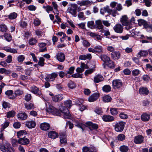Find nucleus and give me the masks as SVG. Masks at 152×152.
<instances>
[{
  "mask_svg": "<svg viewBox=\"0 0 152 152\" xmlns=\"http://www.w3.org/2000/svg\"><path fill=\"white\" fill-rule=\"evenodd\" d=\"M0 149L3 152H14V150L11 145L7 142L0 143Z\"/></svg>",
  "mask_w": 152,
  "mask_h": 152,
  "instance_id": "nucleus-1",
  "label": "nucleus"
},
{
  "mask_svg": "<svg viewBox=\"0 0 152 152\" xmlns=\"http://www.w3.org/2000/svg\"><path fill=\"white\" fill-rule=\"evenodd\" d=\"M138 21L139 25H142L148 32L152 31V22L151 25H149L145 21L143 20H138Z\"/></svg>",
  "mask_w": 152,
  "mask_h": 152,
  "instance_id": "nucleus-2",
  "label": "nucleus"
},
{
  "mask_svg": "<svg viewBox=\"0 0 152 152\" xmlns=\"http://www.w3.org/2000/svg\"><path fill=\"white\" fill-rule=\"evenodd\" d=\"M125 123L122 121L116 123L114 126L115 131L118 132H121L124 127Z\"/></svg>",
  "mask_w": 152,
  "mask_h": 152,
  "instance_id": "nucleus-3",
  "label": "nucleus"
},
{
  "mask_svg": "<svg viewBox=\"0 0 152 152\" xmlns=\"http://www.w3.org/2000/svg\"><path fill=\"white\" fill-rule=\"evenodd\" d=\"M144 137L139 135L134 137V142L136 144H140L142 143L144 141Z\"/></svg>",
  "mask_w": 152,
  "mask_h": 152,
  "instance_id": "nucleus-4",
  "label": "nucleus"
},
{
  "mask_svg": "<svg viewBox=\"0 0 152 152\" xmlns=\"http://www.w3.org/2000/svg\"><path fill=\"white\" fill-rule=\"evenodd\" d=\"M86 124L91 131H92L93 130H96L98 128L96 124L93 123L91 122H86Z\"/></svg>",
  "mask_w": 152,
  "mask_h": 152,
  "instance_id": "nucleus-5",
  "label": "nucleus"
},
{
  "mask_svg": "<svg viewBox=\"0 0 152 152\" xmlns=\"http://www.w3.org/2000/svg\"><path fill=\"white\" fill-rule=\"evenodd\" d=\"M66 135L65 132L60 134V142L61 144L65 145L67 143Z\"/></svg>",
  "mask_w": 152,
  "mask_h": 152,
  "instance_id": "nucleus-6",
  "label": "nucleus"
},
{
  "mask_svg": "<svg viewBox=\"0 0 152 152\" xmlns=\"http://www.w3.org/2000/svg\"><path fill=\"white\" fill-rule=\"evenodd\" d=\"M112 84L114 88H118L122 86V83L120 80H116L113 81Z\"/></svg>",
  "mask_w": 152,
  "mask_h": 152,
  "instance_id": "nucleus-7",
  "label": "nucleus"
},
{
  "mask_svg": "<svg viewBox=\"0 0 152 152\" xmlns=\"http://www.w3.org/2000/svg\"><path fill=\"white\" fill-rule=\"evenodd\" d=\"M113 28L115 32L118 34L122 33L124 30V28L123 26L120 24L116 25L114 26Z\"/></svg>",
  "mask_w": 152,
  "mask_h": 152,
  "instance_id": "nucleus-8",
  "label": "nucleus"
},
{
  "mask_svg": "<svg viewBox=\"0 0 152 152\" xmlns=\"http://www.w3.org/2000/svg\"><path fill=\"white\" fill-rule=\"evenodd\" d=\"M57 59L60 62H63L65 59L64 54L62 52H58L56 56Z\"/></svg>",
  "mask_w": 152,
  "mask_h": 152,
  "instance_id": "nucleus-9",
  "label": "nucleus"
},
{
  "mask_svg": "<svg viewBox=\"0 0 152 152\" xmlns=\"http://www.w3.org/2000/svg\"><path fill=\"white\" fill-rule=\"evenodd\" d=\"M31 91L34 94L38 96H41L42 93L38 88L35 86H33L30 87Z\"/></svg>",
  "mask_w": 152,
  "mask_h": 152,
  "instance_id": "nucleus-10",
  "label": "nucleus"
},
{
  "mask_svg": "<svg viewBox=\"0 0 152 152\" xmlns=\"http://www.w3.org/2000/svg\"><path fill=\"white\" fill-rule=\"evenodd\" d=\"M77 7L75 5H72L68 9V11L74 16H76Z\"/></svg>",
  "mask_w": 152,
  "mask_h": 152,
  "instance_id": "nucleus-11",
  "label": "nucleus"
},
{
  "mask_svg": "<svg viewBox=\"0 0 152 152\" xmlns=\"http://www.w3.org/2000/svg\"><path fill=\"white\" fill-rule=\"evenodd\" d=\"M99 96V94L94 93L91 95L88 98V101L90 102H92L96 101Z\"/></svg>",
  "mask_w": 152,
  "mask_h": 152,
  "instance_id": "nucleus-12",
  "label": "nucleus"
},
{
  "mask_svg": "<svg viewBox=\"0 0 152 152\" xmlns=\"http://www.w3.org/2000/svg\"><path fill=\"white\" fill-rule=\"evenodd\" d=\"M18 142L19 144L23 145H26L28 144L30 142L29 140L25 137H22L20 138L18 140Z\"/></svg>",
  "mask_w": 152,
  "mask_h": 152,
  "instance_id": "nucleus-13",
  "label": "nucleus"
},
{
  "mask_svg": "<svg viewBox=\"0 0 152 152\" xmlns=\"http://www.w3.org/2000/svg\"><path fill=\"white\" fill-rule=\"evenodd\" d=\"M103 120L105 122H110L114 120L113 117L110 115H103L102 118Z\"/></svg>",
  "mask_w": 152,
  "mask_h": 152,
  "instance_id": "nucleus-14",
  "label": "nucleus"
},
{
  "mask_svg": "<svg viewBox=\"0 0 152 152\" xmlns=\"http://www.w3.org/2000/svg\"><path fill=\"white\" fill-rule=\"evenodd\" d=\"M104 78L102 75L98 74L96 75L94 77V81L95 83H98L103 81Z\"/></svg>",
  "mask_w": 152,
  "mask_h": 152,
  "instance_id": "nucleus-15",
  "label": "nucleus"
},
{
  "mask_svg": "<svg viewBox=\"0 0 152 152\" xmlns=\"http://www.w3.org/2000/svg\"><path fill=\"white\" fill-rule=\"evenodd\" d=\"M141 118L142 121L146 122L149 120L150 117L149 116V114L147 113H145L141 115Z\"/></svg>",
  "mask_w": 152,
  "mask_h": 152,
  "instance_id": "nucleus-16",
  "label": "nucleus"
},
{
  "mask_svg": "<svg viewBox=\"0 0 152 152\" xmlns=\"http://www.w3.org/2000/svg\"><path fill=\"white\" fill-rule=\"evenodd\" d=\"M27 115L25 113H19L17 115L18 118L20 120H24L27 118Z\"/></svg>",
  "mask_w": 152,
  "mask_h": 152,
  "instance_id": "nucleus-17",
  "label": "nucleus"
},
{
  "mask_svg": "<svg viewBox=\"0 0 152 152\" xmlns=\"http://www.w3.org/2000/svg\"><path fill=\"white\" fill-rule=\"evenodd\" d=\"M89 35L95 39L97 40H100L102 39V37L100 35L93 32H90Z\"/></svg>",
  "mask_w": 152,
  "mask_h": 152,
  "instance_id": "nucleus-18",
  "label": "nucleus"
},
{
  "mask_svg": "<svg viewBox=\"0 0 152 152\" xmlns=\"http://www.w3.org/2000/svg\"><path fill=\"white\" fill-rule=\"evenodd\" d=\"M50 127L49 124L48 123L45 122L42 123L40 126V127L41 129L42 130L45 131L48 130L49 129Z\"/></svg>",
  "mask_w": 152,
  "mask_h": 152,
  "instance_id": "nucleus-19",
  "label": "nucleus"
},
{
  "mask_svg": "<svg viewBox=\"0 0 152 152\" xmlns=\"http://www.w3.org/2000/svg\"><path fill=\"white\" fill-rule=\"evenodd\" d=\"M63 99V95L61 94H58L53 97V100L55 102H58L61 101Z\"/></svg>",
  "mask_w": 152,
  "mask_h": 152,
  "instance_id": "nucleus-20",
  "label": "nucleus"
},
{
  "mask_svg": "<svg viewBox=\"0 0 152 152\" xmlns=\"http://www.w3.org/2000/svg\"><path fill=\"white\" fill-rule=\"evenodd\" d=\"M139 92L142 95H146L149 93V91L147 88L142 87L140 88Z\"/></svg>",
  "mask_w": 152,
  "mask_h": 152,
  "instance_id": "nucleus-21",
  "label": "nucleus"
},
{
  "mask_svg": "<svg viewBox=\"0 0 152 152\" xmlns=\"http://www.w3.org/2000/svg\"><path fill=\"white\" fill-rule=\"evenodd\" d=\"M148 54V51L145 50H141L138 53L137 57H141L146 56Z\"/></svg>",
  "mask_w": 152,
  "mask_h": 152,
  "instance_id": "nucleus-22",
  "label": "nucleus"
},
{
  "mask_svg": "<svg viewBox=\"0 0 152 152\" xmlns=\"http://www.w3.org/2000/svg\"><path fill=\"white\" fill-rule=\"evenodd\" d=\"M36 123L34 121H27L26 122V126L29 128H34L36 126Z\"/></svg>",
  "mask_w": 152,
  "mask_h": 152,
  "instance_id": "nucleus-23",
  "label": "nucleus"
},
{
  "mask_svg": "<svg viewBox=\"0 0 152 152\" xmlns=\"http://www.w3.org/2000/svg\"><path fill=\"white\" fill-rule=\"evenodd\" d=\"M48 137L51 138L55 139L58 136V133L54 131H51L48 133Z\"/></svg>",
  "mask_w": 152,
  "mask_h": 152,
  "instance_id": "nucleus-24",
  "label": "nucleus"
},
{
  "mask_svg": "<svg viewBox=\"0 0 152 152\" xmlns=\"http://www.w3.org/2000/svg\"><path fill=\"white\" fill-rule=\"evenodd\" d=\"M58 75L57 73L54 72L48 75L47 77V78L48 80L50 81H53L57 77Z\"/></svg>",
  "mask_w": 152,
  "mask_h": 152,
  "instance_id": "nucleus-25",
  "label": "nucleus"
},
{
  "mask_svg": "<svg viewBox=\"0 0 152 152\" xmlns=\"http://www.w3.org/2000/svg\"><path fill=\"white\" fill-rule=\"evenodd\" d=\"M112 58L113 59H117L120 58L121 55L119 51H114L111 53Z\"/></svg>",
  "mask_w": 152,
  "mask_h": 152,
  "instance_id": "nucleus-26",
  "label": "nucleus"
},
{
  "mask_svg": "<svg viewBox=\"0 0 152 152\" xmlns=\"http://www.w3.org/2000/svg\"><path fill=\"white\" fill-rule=\"evenodd\" d=\"M46 44L44 43H39V51L40 52H43L47 50V48L45 46Z\"/></svg>",
  "mask_w": 152,
  "mask_h": 152,
  "instance_id": "nucleus-27",
  "label": "nucleus"
},
{
  "mask_svg": "<svg viewBox=\"0 0 152 152\" xmlns=\"http://www.w3.org/2000/svg\"><path fill=\"white\" fill-rule=\"evenodd\" d=\"M120 21L123 26H126L127 23L129 22L128 19V18L126 15H124L121 18Z\"/></svg>",
  "mask_w": 152,
  "mask_h": 152,
  "instance_id": "nucleus-28",
  "label": "nucleus"
},
{
  "mask_svg": "<svg viewBox=\"0 0 152 152\" xmlns=\"http://www.w3.org/2000/svg\"><path fill=\"white\" fill-rule=\"evenodd\" d=\"M3 50L8 52L11 53H18L16 49L11 48L10 47H4V48Z\"/></svg>",
  "mask_w": 152,
  "mask_h": 152,
  "instance_id": "nucleus-29",
  "label": "nucleus"
},
{
  "mask_svg": "<svg viewBox=\"0 0 152 152\" xmlns=\"http://www.w3.org/2000/svg\"><path fill=\"white\" fill-rule=\"evenodd\" d=\"M91 58V55L90 54L80 55L79 57V59L80 60H86V59L90 60Z\"/></svg>",
  "mask_w": 152,
  "mask_h": 152,
  "instance_id": "nucleus-30",
  "label": "nucleus"
},
{
  "mask_svg": "<svg viewBox=\"0 0 152 152\" xmlns=\"http://www.w3.org/2000/svg\"><path fill=\"white\" fill-rule=\"evenodd\" d=\"M75 126L81 128L83 131H84L85 129V128L86 127L85 125L77 121H75Z\"/></svg>",
  "mask_w": 152,
  "mask_h": 152,
  "instance_id": "nucleus-31",
  "label": "nucleus"
},
{
  "mask_svg": "<svg viewBox=\"0 0 152 152\" xmlns=\"http://www.w3.org/2000/svg\"><path fill=\"white\" fill-rule=\"evenodd\" d=\"M100 58L101 60L105 63L108 62L110 60V58L105 54L101 55Z\"/></svg>",
  "mask_w": 152,
  "mask_h": 152,
  "instance_id": "nucleus-32",
  "label": "nucleus"
},
{
  "mask_svg": "<svg viewBox=\"0 0 152 152\" xmlns=\"http://www.w3.org/2000/svg\"><path fill=\"white\" fill-rule=\"evenodd\" d=\"M96 24L97 26V28L99 29H102L103 28V26L102 24V22L100 20H98L95 21Z\"/></svg>",
  "mask_w": 152,
  "mask_h": 152,
  "instance_id": "nucleus-33",
  "label": "nucleus"
},
{
  "mask_svg": "<svg viewBox=\"0 0 152 152\" xmlns=\"http://www.w3.org/2000/svg\"><path fill=\"white\" fill-rule=\"evenodd\" d=\"M42 8L45 9L46 12L49 13L50 11H53V13H54V11H53V8L52 7L50 6V5H47L46 6H43L42 7Z\"/></svg>",
  "mask_w": 152,
  "mask_h": 152,
  "instance_id": "nucleus-34",
  "label": "nucleus"
},
{
  "mask_svg": "<svg viewBox=\"0 0 152 152\" xmlns=\"http://www.w3.org/2000/svg\"><path fill=\"white\" fill-rule=\"evenodd\" d=\"M119 150L121 152H127L129 150V148L127 146L123 145L120 147Z\"/></svg>",
  "mask_w": 152,
  "mask_h": 152,
  "instance_id": "nucleus-35",
  "label": "nucleus"
},
{
  "mask_svg": "<svg viewBox=\"0 0 152 152\" xmlns=\"http://www.w3.org/2000/svg\"><path fill=\"white\" fill-rule=\"evenodd\" d=\"M96 53H102L103 50L102 47L99 45L96 46L94 47Z\"/></svg>",
  "mask_w": 152,
  "mask_h": 152,
  "instance_id": "nucleus-36",
  "label": "nucleus"
},
{
  "mask_svg": "<svg viewBox=\"0 0 152 152\" xmlns=\"http://www.w3.org/2000/svg\"><path fill=\"white\" fill-rule=\"evenodd\" d=\"M26 134V132L24 130H20L17 133V135L18 138L20 139L23 135Z\"/></svg>",
  "mask_w": 152,
  "mask_h": 152,
  "instance_id": "nucleus-37",
  "label": "nucleus"
},
{
  "mask_svg": "<svg viewBox=\"0 0 152 152\" xmlns=\"http://www.w3.org/2000/svg\"><path fill=\"white\" fill-rule=\"evenodd\" d=\"M5 38L8 42H10L12 39V37L9 34L7 33H5L4 35Z\"/></svg>",
  "mask_w": 152,
  "mask_h": 152,
  "instance_id": "nucleus-38",
  "label": "nucleus"
},
{
  "mask_svg": "<svg viewBox=\"0 0 152 152\" xmlns=\"http://www.w3.org/2000/svg\"><path fill=\"white\" fill-rule=\"evenodd\" d=\"M82 39L83 40L82 44L84 47L87 48L90 46V44L87 40L83 38Z\"/></svg>",
  "mask_w": 152,
  "mask_h": 152,
  "instance_id": "nucleus-39",
  "label": "nucleus"
},
{
  "mask_svg": "<svg viewBox=\"0 0 152 152\" xmlns=\"http://www.w3.org/2000/svg\"><path fill=\"white\" fill-rule=\"evenodd\" d=\"M55 108L52 106H50L49 107H47L46 109L47 111L49 113H53L55 111Z\"/></svg>",
  "mask_w": 152,
  "mask_h": 152,
  "instance_id": "nucleus-40",
  "label": "nucleus"
},
{
  "mask_svg": "<svg viewBox=\"0 0 152 152\" xmlns=\"http://www.w3.org/2000/svg\"><path fill=\"white\" fill-rule=\"evenodd\" d=\"M25 108L27 110H31L34 108V104L31 103L25 104Z\"/></svg>",
  "mask_w": 152,
  "mask_h": 152,
  "instance_id": "nucleus-41",
  "label": "nucleus"
},
{
  "mask_svg": "<svg viewBox=\"0 0 152 152\" xmlns=\"http://www.w3.org/2000/svg\"><path fill=\"white\" fill-rule=\"evenodd\" d=\"M102 90L105 92H108L111 91V88L110 86L106 85L103 87Z\"/></svg>",
  "mask_w": 152,
  "mask_h": 152,
  "instance_id": "nucleus-42",
  "label": "nucleus"
},
{
  "mask_svg": "<svg viewBox=\"0 0 152 152\" xmlns=\"http://www.w3.org/2000/svg\"><path fill=\"white\" fill-rule=\"evenodd\" d=\"M7 30V28L5 24L0 25V31L4 32H5Z\"/></svg>",
  "mask_w": 152,
  "mask_h": 152,
  "instance_id": "nucleus-43",
  "label": "nucleus"
},
{
  "mask_svg": "<svg viewBox=\"0 0 152 152\" xmlns=\"http://www.w3.org/2000/svg\"><path fill=\"white\" fill-rule=\"evenodd\" d=\"M17 16V14L15 12L11 13L8 16L10 19H14L16 18Z\"/></svg>",
  "mask_w": 152,
  "mask_h": 152,
  "instance_id": "nucleus-44",
  "label": "nucleus"
},
{
  "mask_svg": "<svg viewBox=\"0 0 152 152\" xmlns=\"http://www.w3.org/2000/svg\"><path fill=\"white\" fill-rule=\"evenodd\" d=\"M111 97L109 96H104L103 97V101L105 102H110L111 100Z\"/></svg>",
  "mask_w": 152,
  "mask_h": 152,
  "instance_id": "nucleus-45",
  "label": "nucleus"
},
{
  "mask_svg": "<svg viewBox=\"0 0 152 152\" xmlns=\"http://www.w3.org/2000/svg\"><path fill=\"white\" fill-rule=\"evenodd\" d=\"M64 104L65 106L69 108L72 105V102L70 100H68L65 101L64 102Z\"/></svg>",
  "mask_w": 152,
  "mask_h": 152,
  "instance_id": "nucleus-46",
  "label": "nucleus"
},
{
  "mask_svg": "<svg viewBox=\"0 0 152 152\" xmlns=\"http://www.w3.org/2000/svg\"><path fill=\"white\" fill-rule=\"evenodd\" d=\"M111 114L113 115H116L118 113L116 108H112L110 109Z\"/></svg>",
  "mask_w": 152,
  "mask_h": 152,
  "instance_id": "nucleus-47",
  "label": "nucleus"
},
{
  "mask_svg": "<svg viewBox=\"0 0 152 152\" xmlns=\"http://www.w3.org/2000/svg\"><path fill=\"white\" fill-rule=\"evenodd\" d=\"M44 61L45 59L43 57H40L39 59V61L38 62V64L41 66H43L45 64Z\"/></svg>",
  "mask_w": 152,
  "mask_h": 152,
  "instance_id": "nucleus-48",
  "label": "nucleus"
},
{
  "mask_svg": "<svg viewBox=\"0 0 152 152\" xmlns=\"http://www.w3.org/2000/svg\"><path fill=\"white\" fill-rule=\"evenodd\" d=\"M9 125V122L8 121L5 122L3 124L1 125V131H3L5 128L7 127Z\"/></svg>",
  "mask_w": 152,
  "mask_h": 152,
  "instance_id": "nucleus-49",
  "label": "nucleus"
},
{
  "mask_svg": "<svg viewBox=\"0 0 152 152\" xmlns=\"http://www.w3.org/2000/svg\"><path fill=\"white\" fill-rule=\"evenodd\" d=\"M37 42V40L34 38H32L29 40V44L31 45H35Z\"/></svg>",
  "mask_w": 152,
  "mask_h": 152,
  "instance_id": "nucleus-50",
  "label": "nucleus"
},
{
  "mask_svg": "<svg viewBox=\"0 0 152 152\" xmlns=\"http://www.w3.org/2000/svg\"><path fill=\"white\" fill-rule=\"evenodd\" d=\"M68 87L71 89H73L75 88L76 86L75 84L72 81H70L68 84Z\"/></svg>",
  "mask_w": 152,
  "mask_h": 152,
  "instance_id": "nucleus-51",
  "label": "nucleus"
},
{
  "mask_svg": "<svg viewBox=\"0 0 152 152\" xmlns=\"http://www.w3.org/2000/svg\"><path fill=\"white\" fill-rule=\"evenodd\" d=\"M94 21L91 20L87 22V26L89 28L92 29L94 27Z\"/></svg>",
  "mask_w": 152,
  "mask_h": 152,
  "instance_id": "nucleus-52",
  "label": "nucleus"
},
{
  "mask_svg": "<svg viewBox=\"0 0 152 152\" xmlns=\"http://www.w3.org/2000/svg\"><path fill=\"white\" fill-rule=\"evenodd\" d=\"M77 106L79 107L80 110L82 111H83L86 108V107L82 104H77Z\"/></svg>",
  "mask_w": 152,
  "mask_h": 152,
  "instance_id": "nucleus-53",
  "label": "nucleus"
},
{
  "mask_svg": "<svg viewBox=\"0 0 152 152\" xmlns=\"http://www.w3.org/2000/svg\"><path fill=\"white\" fill-rule=\"evenodd\" d=\"M15 112L14 111H11L8 112L7 114V118H10L13 117L15 114Z\"/></svg>",
  "mask_w": 152,
  "mask_h": 152,
  "instance_id": "nucleus-54",
  "label": "nucleus"
},
{
  "mask_svg": "<svg viewBox=\"0 0 152 152\" xmlns=\"http://www.w3.org/2000/svg\"><path fill=\"white\" fill-rule=\"evenodd\" d=\"M64 113V118L66 119H69L71 117V115L70 114L68 110V111H65Z\"/></svg>",
  "mask_w": 152,
  "mask_h": 152,
  "instance_id": "nucleus-55",
  "label": "nucleus"
},
{
  "mask_svg": "<svg viewBox=\"0 0 152 152\" xmlns=\"http://www.w3.org/2000/svg\"><path fill=\"white\" fill-rule=\"evenodd\" d=\"M75 68L74 66H71L69 69V70L67 71V73L68 74L72 75L74 71Z\"/></svg>",
  "mask_w": 152,
  "mask_h": 152,
  "instance_id": "nucleus-56",
  "label": "nucleus"
},
{
  "mask_svg": "<svg viewBox=\"0 0 152 152\" xmlns=\"http://www.w3.org/2000/svg\"><path fill=\"white\" fill-rule=\"evenodd\" d=\"M125 135L122 134H119L117 137L118 140L121 141L124 140L125 139Z\"/></svg>",
  "mask_w": 152,
  "mask_h": 152,
  "instance_id": "nucleus-57",
  "label": "nucleus"
},
{
  "mask_svg": "<svg viewBox=\"0 0 152 152\" xmlns=\"http://www.w3.org/2000/svg\"><path fill=\"white\" fill-rule=\"evenodd\" d=\"M120 117L122 119H126L128 118V115L123 113H121L119 114Z\"/></svg>",
  "mask_w": 152,
  "mask_h": 152,
  "instance_id": "nucleus-58",
  "label": "nucleus"
},
{
  "mask_svg": "<svg viewBox=\"0 0 152 152\" xmlns=\"http://www.w3.org/2000/svg\"><path fill=\"white\" fill-rule=\"evenodd\" d=\"M94 111L98 114H102V109L100 108H96Z\"/></svg>",
  "mask_w": 152,
  "mask_h": 152,
  "instance_id": "nucleus-59",
  "label": "nucleus"
},
{
  "mask_svg": "<svg viewBox=\"0 0 152 152\" xmlns=\"http://www.w3.org/2000/svg\"><path fill=\"white\" fill-rule=\"evenodd\" d=\"M110 14L113 17H115L118 14V13L117 10L115 9H114L113 10H112V11Z\"/></svg>",
  "mask_w": 152,
  "mask_h": 152,
  "instance_id": "nucleus-60",
  "label": "nucleus"
},
{
  "mask_svg": "<svg viewBox=\"0 0 152 152\" xmlns=\"http://www.w3.org/2000/svg\"><path fill=\"white\" fill-rule=\"evenodd\" d=\"M145 5L148 7H150L151 4V0H143Z\"/></svg>",
  "mask_w": 152,
  "mask_h": 152,
  "instance_id": "nucleus-61",
  "label": "nucleus"
},
{
  "mask_svg": "<svg viewBox=\"0 0 152 152\" xmlns=\"http://www.w3.org/2000/svg\"><path fill=\"white\" fill-rule=\"evenodd\" d=\"M59 109L63 113H64L65 111H68V109L65 106H61L60 107Z\"/></svg>",
  "mask_w": 152,
  "mask_h": 152,
  "instance_id": "nucleus-62",
  "label": "nucleus"
},
{
  "mask_svg": "<svg viewBox=\"0 0 152 152\" xmlns=\"http://www.w3.org/2000/svg\"><path fill=\"white\" fill-rule=\"evenodd\" d=\"M140 70L138 69L133 70L132 72V74L134 76H137L140 74Z\"/></svg>",
  "mask_w": 152,
  "mask_h": 152,
  "instance_id": "nucleus-63",
  "label": "nucleus"
},
{
  "mask_svg": "<svg viewBox=\"0 0 152 152\" xmlns=\"http://www.w3.org/2000/svg\"><path fill=\"white\" fill-rule=\"evenodd\" d=\"M25 58V57L23 55H20L18 57V61L19 62H21L24 60Z\"/></svg>",
  "mask_w": 152,
  "mask_h": 152,
  "instance_id": "nucleus-64",
  "label": "nucleus"
}]
</instances>
